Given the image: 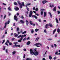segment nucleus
<instances>
[{"mask_svg":"<svg viewBox=\"0 0 60 60\" xmlns=\"http://www.w3.org/2000/svg\"><path fill=\"white\" fill-rule=\"evenodd\" d=\"M53 10L54 11H56V7H55L53 9Z\"/></svg>","mask_w":60,"mask_h":60,"instance_id":"13","label":"nucleus"},{"mask_svg":"<svg viewBox=\"0 0 60 60\" xmlns=\"http://www.w3.org/2000/svg\"><path fill=\"white\" fill-rule=\"evenodd\" d=\"M30 39V38H29V37H28L27 39L26 40H29V39Z\"/></svg>","mask_w":60,"mask_h":60,"instance_id":"55","label":"nucleus"},{"mask_svg":"<svg viewBox=\"0 0 60 60\" xmlns=\"http://www.w3.org/2000/svg\"><path fill=\"white\" fill-rule=\"evenodd\" d=\"M26 31H25L22 33V34H26Z\"/></svg>","mask_w":60,"mask_h":60,"instance_id":"39","label":"nucleus"},{"mask_svg":"<svg viewBox=\"0 0 60 60\" xmlns=\"http://www.w3.org/2000/svg\"><path fill=\"white\" fill-rule=\"evenodd\" d=\"M18 35H19L18 34H16L15 35V37H17L18 36Z\"/></svg>","mask_w":60,"mask_h":60,"instance_id":"35","label":"nucleus"},{"mask_svg":"<svg viewBox=\"0 0 60 60\" xmlns=\"http://www.w3.org/2000/svg\"><path fill=\"white\" fill-rule=\"evenodd\" d=\"M34 52H35L34 51H33L32 49H30V53L31 55H34Z\"/></svg>","mask_w":60,"mask_h":60,"instance_id":"1","label":"nucleus"},{"mask_svg":"<svg viewBox=\"0 0 60 60\" xmlns=\"http://www.w3.org/2000/svg\"><path fill=\"white\" fill-rule=\"evenodd\" d=\"M31 33H33L34 32V30L32 29L31 31Z\"/></svg>","mask_w":60,"mask_h":60,"instance_id":"30","label":"nucleus"},{"mask_svg":"<svg viewBox=\"0 0 60 60\" xmlns=\"http://www.w3.org/2000/svg\"><path fill=\"white\" fill-rule=\"evenodd\" d=\"M18 3V4H19V5H21V2H20V1H18L17 2Z\"/></svg>","mask_w":60,"mask_h":60,"instance_id":"14","label":"nucleus"},{"mask_svg":"<svg viewBox=\"0 0 60 60\" xmlns=\"http://www.w3.org/2000/svg\"><path fill=\"white\" fill-rule=\"evenodd\" d=\"M21 19H24V16H23L22 15L21 16Z\"/></svg>","mask_w":60,"mask_h":60,"instance_id":"46","label":"nucleus"},{"mask_svg":"<svg viewBox=\"0 0 60 60\" xmlns=\"http://www.w3.org/2000/svg\"><path fill=\"white\" fill-rule=\"evenodd\" d=\"M33 14V12L32 11H30V13L29 14V17H31L32 16V14Z\"/></svg>","mask_w":60,"mask_h":60,"instance_id":"3","label":"nucleus"},{"mask_svg":"<svg viewBox=\"0 0 60 60\" xmlns=\"http://www.w3.org/2000/svg\"><path fill=\"white\" fill-rule=\"evenodd\" d=\"M22 4H21V5H20V9H21L22 8Z\"/></svg>","mask_w":60,"mask_h":60,"instance_id":"34","label":"nucleus"},{"mask_svg":"<svg viewBox=\"0 0 60 60\" xmlns=\"http://www.w3.org/2000/svg\"><path fill=\"white\" fill-rule=\"evenodd\" d=\"M5 44L7 45V46H8V44L7 43V42H6L5 43Z\"/></svg>","mask_w":60,"mask_h":60,"instance_id":"42","label":"nucleus"},{"mask_svg":"<svg viewBox=\"0 0 60 60\" xmlns=\"http://www.w3.org/2000/svg\"><path fill=\"white\" fill-rule=\"evenodd\" d=\"M41 15H43V11H41Z\"/></svg>","mask_w":60,"mask_h":60,"instance_id":"38","label":"nucleus"},{"mask_svg":"<svg viewBox=\"0 0 60 60\" xmlns=\"http://www.w3.org/2000/svg\"><path fill=\"white\" fill-rule=\"evenodd\" d=\"M20 22H21V23H22V24H24V23H25V22H24L23 21H22V20H20Z\"/></svg>","mask_w":60,"mask_h":60,"instance_id":"15","label":"nucleus"},{"mask_svg":"<svg viewBox=\"0 0 60 60\" xmlns=\"http://www.w3.org/2000/svg\"><path fill=\"white\" fill-rule=\"evenodd\" d=\"M49 58L50 59V60H51L52 59V57L50 56H49Z\"/></svg>","mask_w":60,"mask_h":60,"instance_id":"20","label":"nucleus"},{"mask_svg":"<svg viewBox=\"0 0 60 60\" xmlns=\"http://www.w3.org/2000/svg\"><path fill=\"white\" fill-rule=\"evenodd\" d=\"M44 33H46V29H45L44 30Z\"/></svg>","mask_w":60,"mask_h":60,"instance_id":"52","label":"nucleus"},{"mask_svg":"<svg viewBox=\"0 0 60 60\" xmlns=\"http://www.w3.org/2000/svg\"><path fill=\"white\" fill-rule=\"evenodd\" d=\"M14 4H15V5H18V4L17 3V2H14Z\"/></svg>","mask_w":60,"mask_h":60,"instance_id":"31","label":"nucleus"},{"mask_svg":"<svg viewBox=\"0 0 60 60\" xmlns=\"http://www.w3.org/2000/svg\"><path fill=\"white\" fill-rule=\"evenodd\" d=\"M48 1H47V0H44L42 1V3L43 4H44L46 3H48Z\"/></svg>","mask_w":60,"mask_h":60,"instance_id":"6","label":"nucleus"},{"mask_svg":"<svg viewBox=\"0 0 60 60\" xmlns=\"http://www.w3.org/2000/svg\"><path fill=\"white\" fill-rule=\"evenodd\" d=\"M10 22V21L8 20V22H7L8 24H9Z\"/></svg>","mask_w":60,"mask_h":60,"instance_id":"50","label":"nucleus"},{"mask_svg":"<svg viewBox=\"0 0 60 60\" xmlns=\"http://www.w3.org/2000/svg\"><path fill=\"white\" fill-rule=\"evenodd\" d=\"M58 14H59L60 13V11H57Z\"/></svg>","mask_w":60,"mask_h":60,"instance_id":"59","label":"nucleus"},{"mask_svg":"<svg viewBox=\"0 0 60 60\" xmlns=\"http://www.w3.org/2000/svg\"><path fill=\"white\" fill-rule=\"evenodd\" d=\"M58 51H56V52L55 53V55H57L58 54Z\"/></svg>","mask_w":60,"mask_h":60,"instance_id":"28","label":"nucleus"},{"mask_svg":"<svg viewBox=\"0 0 60 60\" xmlns=\"http://www.w3.org/2000/svg\"><path fill=\"white\" fill-rule=\"evenodd\" d=\"M7 42H8V43H9V41L8 40H7Z\"/></svg>","mask_w":60,"mask_h":60,"instance_id":"58","label":"nucleus"},{"mask_svg":"<svg viewBox=\"0 0 60 60\" xmlns=\"http://www.w3.org/2000/svg\"><path fill=\"white\" fill-rule=\"evenodd\" d=\"M15 47H18V45H17L16 44H15Z\"/></svg>","mask_w":60,"mask_h":60,"instance_id":"49","label":"nucleus"},{"mask_svg":"<svg viewBox=\"0 0 60 60\" xmlns=\"http://www.w3.org/2000/svg\"><path fill=\"white\" fill-rule=\"evenodd\" d=\"M15 9L16 11H19V8H18V7L15 8Z\"/></svg>","mask_w":60,"mask_h":60,"instance_id":"9","label":"nucleus"},{"mask_svg":"<svg viewBox=\"0 0 60 60\" xmlns=\"http://www.w3.org/2000/svg\"><path fill=\"white\" fill-rule=\"evenodd\" d=\"M12 53L13 55H15V54H16V51H13L12 52Z\"/></svg>","mask_w":60,"mask_h":60,"instance_id":"24","label":"nucleus"},{"mask_svg":"<svg viewBox=\"0 0 60 60\" xmlns=\"http://www.w3.org/2000/svg\"><path fill=\"white\" fill-rule=\"evenodd\" d=\"M31 5L30 3L28 4H27V5Z\"/></svg>","mask_w":60,"mask_h":60,"instance_id":"61","label":"nucleus"},{"mask_svg":"<svg viewBox=\"0 0 60 60\" xmlns=\"http://www.w3.org/2000/svg\"><path fill=\"white\" fill-rule=\"evenodd\" d=\"M19 13H17V16H18V15H19Z\"/></svg>","mask_w":60,"mask_h":60,"instance_id":"64","label":"nucleus"},{"mask_svg":"<svg viewBox=\"0 0 60 60\" xmlns=\"http://www.w3.org/2000/svg\"><path fill=\"white\" fill-rule=\"evenodd\" d=\"M21 36H22V35H20L18 36V37H17V38H20V37H21Z\"/></svg>","mask_w":60,"mask_h":60,"instance_id":"27","label":"nucleus"},{"mask_svg":"<svg viewBox=\"0 0 60 60\" xmlns=\"http://www.w3.org/2000/svg\"><path fill=\"white\" fill-rule=\"evenodd\" d=\"M53 59H54V60H56V57H54L53 58Z\"/></svg>","mask_w":60,"mask_h":60,"instance_id":"41","label":"nucleus"},{"mask_svg":"<svg viewBox=\"0 0 60 60\" xmlns=\"http://www.w3.org/2000/svg\"><path fill=\"white\" fill-rule=\"evenodd\" d=\"M39 29H36L35 30V32H38L39 31Z\"/></svg>","mask_w":60,"mask_h":60,"instance_id":"21","label":"nucleus"},{"mask_svg":"<svg viewBox=\"0 0 60 60\" xmlns=\"http://www.w3.org/2000/svg\"><path fill=\"white\" fill-rule=\"evenodd\" d=\"M30 23L31 25H33V22H32V21H30Z\"/></svg>","mask_w":60,"mask_h":60,"instance_id":"19","label":"nucleus"},{"mask_svg":"<svg viewBox=\"0 0 60 60\" xmlns=\"http://www.w3.org/2000/svg\"><path fill=\"white\" fill-rule=\"evenodd\" d=\"M46 15H47V14L46 13V12H44V17H46Z\"/></svg>","mask_w":60,"mask_h":60,"instance_id":"18","label":"nucleus"},{"mask_svg":"<svg viewBox=\"0 0 60 60\" xmlns=\"http://www.w3.org/2000/svg\"><path fill=\"white\" fill-rule=\"evenodd\" d=\"M5 42V40H4L3 41V42L2 43V44H3V43H4V42Z\"/></svg>","mask_w":60,"mask_h":60,"instance_id":"54","label":"nucleus"},{"mask_svg":"<svg viewBox=\"0 0 60 60\" xmlns=\"http://www.w3.org/2000/svg\"><path fill=\"white\" fill-rule=\"evenodd\" d=\"M33 17H34L35 19H37L38 18L35 15H33L32 16V18H33Z\"/></svg>","mask_w":60,"mask_h":60,"instance_id":"7","label":"nucleus"},{"mask_svg":"<svg viewBox=\"0 0 60 60\" xmlns=\"http://www.w3.org/2000/svg\"><path fill=\"white\" fill-rule=\"evenodd\" d=\"M49 13L50 14V17L51 18H52V15L51 14V13L50 12H49Z\"/></svg>","mask_w":60,"mask_h":60,"instance_id":"17","label":"nucleus"},{"mask_svg":"<svg viewBox=\"0 0 60 60\" xmlns=\"http://www.w3.org/2000/svg\"><path fill=\"white\" fill-rule=\"evenodd\" d=\"M22 6H25V4H24V3L23 2H22Z\"/></svg>","mask_w":60,"mask_h":60,"instance_id":"32","label":"nucleus"},{"mask_svg":"<svg viewBox=\"0 0 60 60\" xmlns=\"http://www.w3.org/2000/svg\"><path fill=\"white\" fill-rule=\"evenodd\" d=\"M48 40L49 41H50V40H52V39L51 38H49V39H48Z\"/></svg>","mask_w":60,"mask_h":60,"instance_id":"57","label":"nucleus"},{"mask_svg":"<svg viewBox=\"0 0 60 60\" xmlns=\"http://www.w3.org/2000/svg\"><path fill=\"white\" fill-rule=\"evenodd\" d=\"M25 56H26V55H25V54H24V56H23V58L24 59H25Z\"/></svg>","mask_w":60,"mask_h":60,"instance_id":"45","label":"nucleus"},{"mask_svg":"<svg viewBox=\"0 0 60 60\" xmlns=\"http://www.w3.org/2000/svg\"><path fill=\"white\" fill-rule=\"evenodd\" d=\"M20 47V45H18L17 47Z\"/></svg>","mask_w":60,"mask_h":60,"instance_id":"60","label":"nucleus"},{"mask_svg":"<svg viewBox=\"0 0 60 60\" xmlns=\"http://www.w3.org/2000/svg\"><path fill=\"white\" fill-rule=\"evenodd\" d=\"M39 38H36V39L35 41H36V40H37V41H38V40H39Z\"/></svg>","mask_w":60,"mask_h":60,"instance_id":"33","label":"nucleus"},{"mask_svg":"<svg viewBox=\"0 0 60 60\" xmlns=\"http://www.w3.org/2000/svg\"><path fill=\"white\" fill-rule=\"evenodd\" d=\"M33 10H35V7L33 8Z\"/></svg>","mask_w":60,"mask_h":60,"instance_id":"63","label":"nucleus"},{"mask_svg":"<svg viewBox=\"0 0 60 60\" xmlns=\"http://www.w3.org/2000/svg\"><path fill=\"white\" fill-rule=\"evenodd\" d=\"M49 26V24H46V25H45V28H46V29L48 28V27H48V26Z\"/></svg>","mask_w":60,"mask_h":60,"instance_id":"8","label":"nucleus"},{"mask_svg":"<svg viewBox=\"0 0 60 60\" xmlns=\"http://www.w3.org/2000/svg\"><path fill=\"white\" fill-rule=\"evenodd\" d=\"M26 36V34H24L23 35V37H25Z\"/></svg>","mask_w":60,"mask_h":60,"instance_id":"44","label":"nucleus"},{"mask_svg":"<svg viewBox=\"0 0 60 60\" xmlns=\"http://www.w3.org/2000/svg\"><path fill=\"white\" fill-rule=\"evenodd\" d=\"M31 43V42L30 41H28L26 43V44L27 45H29V44H30Z\"/></svg>","mask_w":60,"mask_h":60,"instance_id":"10","label":"nucleus"},{"mask_svg":"<svg viewBox=\"0 0 60 60\" xmlns=\"http://www.w3.org/2000/svg\"><path fill=\"white\" fill-rule=\"evenodd\" d=\"M6 16L5 15L4 16V19H5L6 18Z\"/></svg>","mask_w":60,"mask_h":60,"instance_id":"53","label":"nucleus"},{"mask_svg":"<svg viewBox=\"0 0 60 60\" xmlns=\"http://www.w3.org/2000/svg\"><path fill=\"white\" fill-rule=\"evenodd\" d=\"M54 45L55 48H56V47H57V45H56L55 44H54Z\"/></svg>","mask_w":60,"mask_h":60,"instance_id":"37","label":"nucleus"},{"mask_svg":"<svg viewBox=\"0 0 60 60\" xmlns=\"http://www.w3.org/2000/svg\"><path fill=\"white\" fill-rule=\"evenodd\" d=\"M40 11H45V9H41Z\"/></svg>","mask_w":60,"mask_h":60,"instance_id":"43","label":"nucleus"},{"mask_svg":"<svg viewBox=\"0 0 60 60\" xmlns=\"http://www.w3.org/2000/svg\"><path fill=\"white\" fill-rule=\"evenodd\" d=\"M38 21H39V22H41V19H39L38 20Z\"/></svg>","mask_w":60,"mask_h":60,"instance_id":"56","label":"nucleus"},{"mask_svg":"<svg viewBox=\"0 0 60 60\" xmlns=\"http://www.w3.org/2000/svg\"><path fill=\"white\" fill-rule=\"evenodd\" d=\"M8 49H7L6 50V52L8 53Z\"/></svg>","mask_w":60,"mask_h":60,"instance_id":"36","label":"nucleus"},{"mask_svg":"<svg viewBox=\"0 0 60 60\" xmlns=\"http://www.w3.org/2000/svg\"><path fill=\"white\" fill-rule=\"evenodd\" d=\"M17 16L16 15L14 16V18L15 20H16V21H18V19L17 18Z\"/></svg>","mask_w":60,"mask_h":60,"instance_id":"5","label":"nucleus"},{"mask_svg":"<svg viewBox=\"0 0 60 60\" xmlns=\"http://www.w3.org/2000/svg\"><path fill=\"white\" fill-rule=\"evenodd\" d=\"M56 22L57 23H58L59 22H58V20H57V19L56 18Z\"/></svg>","mask_w":60,"mask_h":60,"instance_id":"23","label":"nucleus"},{"mask_svg":"<svg viewBox=\"0 0 60 60\" xmlns=\"http://www.w3.org/2000/svg\"><path fill=\"white\" fill-rule=\"evenodd\" d=\"M23 35H22L21 36L20 38V39L18 40V41L19 42H20L21 41H22V40H23Z\"/></svg>","mask_w":60,"mask_h":60,"instance_id":"2","label":"nucleus"},{"mask_svg":"<svg viewBox=\"0 0 60 60\" xmlns=\"http://www.w3.org/2000/svg\"><path fill=\"white\" fill-rule=\"evenodd\" d=\"M17 32H19V27H18L17 28Z\"/></svg>","mask_w":60,"mask_h":60,"instance_id":"25","label":"nucleus"},{"mask_svg":"<svg viewBox=\"0 0 60 60\" xmlns=\"http://www.w3.org/2000/svg\"><path fill=\"white\" fill-rule=\"evenodd\" d=\"M56 29H55L54 30L53 32V34H54L55 33V32L56 31Z\"/></svg>","mask_w":60,"mask_h":60,"instance_id":"26","label":"nucleus"},{"mask_svg":"<svg viewBox=\"0 0 60 60\" xmlns=\"http://www.w3.org/2000/svg\"><path fill=\"white\" fill-rule=\"evenodd\" d=\"M35 15H37L38 16H39V14H38L36 13H35Z\"/></svg>","mask_w":60,"mask_h":60,"instance_id":"62","label":"nucleus"},{"mask_svg":"<svg viewBox=\"0 0 60 60\" xmlns=\"http://www.w3.org/2000/svg\"><path fill=\"white\" fill-rule=\"evenodd\" d=\"M26 38L25 37L22 40L23 41H25V40H26Z\"/></svg>","mask_w":60,"mask_h":60,"instance_id":"29","label":"nucleus"},{"mask_svg":"<svg viewBox=\"0 0 60 60\" xmlns=\"http://www.w3.org/2000/svg\"><path fill=\"white\" fill-rule=\"evenodd\" d=\"M12 43L11 42L9 43V45H12Z\"/></svg>","mask_w":60,"mask_h":60,"instance_id":"47","label":"nucleus"},{"mask_svg":"<svg viewBox=\"0 0 60 60\" xmlns=\"http://www.w3.org/2000/svg\"><path fill=\"white\" fill-rule=\"evenodd\" d=\"M60 29H58L57 30V32L58 33H59L60 32Z\"/></svg>","mask_w":60,"mask_h":60,"instance_id":"22","label":"nucleus"},{"mask_svg":"<svg viewBox=\"0 0 60 60\" xmlns=\"http://www.w3.org/2000/svg\"><path fill=\"white\" fill-rule=\"evenodd\" d=\"M8 10H9V11H11V8H10V7H8Z\"/></svg>","mask_w":60,"mask_h":60,"instance_id":"40","label":"nucleus"},{"mask_svg":"<svg viewBox=\"0 0 60 60\" xmlns=\"http://www.w3.org/2000/svg\"><path fill=\"white\" fill-rule=\"evenodd\" d=\"M26 22L27 26H28L29 24V22H28V21L27 20H26Z\"/></svg>","mask_w":60,"mask_h":60,"instance_id":"12","label":"nucleus"},{"mask_svg":"<svg viewBox=\"0 0 60 60\" xmlns=\"http://www.w3.org/2000/svg\"><path fill=\"white\" fill-rule=\"evenodd\" d=\"M35 45H40V46H41L42 44H40V43H37L34 44Z\"/></svg>","mask_w":60,"mask_h":60,"instance_id":"11","label":"nucleus"},{"mask_svg":"<svg viewBox=\"0 0 60 60\" xmlns=\"http://www.w3.org/2000/svg\"><path fill=\"white\" fill-rule=\"evenodd\" d=\"M49 26H50V27H53V26H52V24H50V23H49Z\"/></svg>","mask_w":60,"mask_h":60,"instance_id":"16","label":"nucleus"},{"mask_svg":"<svg viewBox=\"0 0 60 60\" xmlns=\"http://www.w3.org/2000/svg\"><path fill=\"white\" fill-rule=\"evenodd\" d=\"M26 9H27V10H29V8L27 7H26Z\"/></svg>","mask_w":60,"mask_h":60,"instance_id":"51","label":"nucleus"},{"mask_svg":"<svg viewBox=\"0 0 60 60\" xmlns=\"http://www.w3.org/2000/svg\"><path fill=\"white\" fill-rule=\"evenodd\" d=\"M38 54H39V53L37 51H36L35 52H34V55L36 56H37V55H38Z\"/></svg>","mask_w":60,"mask_h":60,"instance_id":"4","label":"nucleus"},{"mask_svg":"<svg viewBox=\"0 0 60 60\" xmlns=\"http://www.w3.org/2000/svg\"><path fill=\"white\" fill-rule=\"evenodd\" d=\"M35 10L36 11H38V9L37 8H36Z\"/></svg>","mask_w":60,"mask_h":60,"instance_id":"48","label":"nucleus"}]
</instances>
